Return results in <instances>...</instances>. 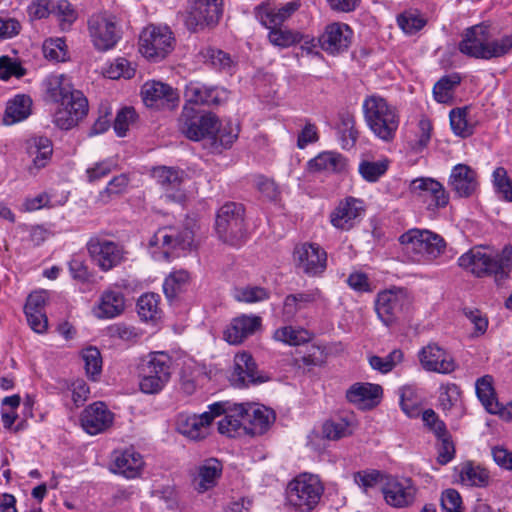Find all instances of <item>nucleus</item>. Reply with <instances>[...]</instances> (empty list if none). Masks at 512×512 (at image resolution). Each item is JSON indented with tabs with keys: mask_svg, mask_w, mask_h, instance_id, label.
<instances>
[{
	"mask_svg": "<svg viewBox=\"0 0 512 512\" xmlns=\"http://www.w3.org/2000/svg\"><path fill=\"white\" fill-rule=\"evenodd\" d=\"M46 97L59 103L54 123L62 130L76 126L88 112V101L80 90L73 88L70 79L63 74L49 75L43 82Z\"/></svg>",
	"mask_w": 512,
	"mask_h": 512,
	"instance_id": "nucleus-1",
	"label": "nucleus"
},
{
	"mask_svg": "<svg viewBox=\"0 0 512 512\" xmlns=\"http://www.w3.org/2000/svg\"><path fill=\"white\" fill-rule=\"evenodd\" d=\"M458 264L476 277H493L500 284L512 271V246L505 245L494 255L481 246L474 247L459 257Z\"/></svg>",
	"mask_w": 512,
	"mask_h": 512,
	"instance_id": "nucleus-2",
	"label": "nucleus"
},
{
	"mask_svg": "<svg viewBox=\"0 0 512 512\" xmlns=\"http://www.w3.org/2000/svg\"><path fill=\"white\" fill-rule=\"evenodd\" d=\"M365 121L375 136L383 141H392L399 127L397 109L384 98L376 95L367 97L363 103Z\"/></svg>",
	"mask_w": 512,
	"mask_h": 512,
	"instance_id": "nucleus-3",
	"label": "nucleus"
},
{
	"mask_svg": "<svg viewBox=\"0 0 512 512\" xmlns=\"http://www.w3.org/2000/svg\"><path fill=\"white\" fill-rule=\"evenodd\" d=\"M399 241L410 260L419 264L431 263L445 249L443 238L428 230L411 229L402 234Z\"/></svg>",
	"mask_w": 512,
	"mask_h": 512,
	"instance_id": "nucleus-4",
	"label": "nucleus"
},
{
	"mask_svg": "<svg viewBox=\"0 0 512 512\" xmlns=\"http://www.w3.org/2000/svg\"><path fill=\"white\" fill-rule=\"evenodd\" d=\"M172 358L165 352H151L138 364L140 390L145 394L159 393L171 378Z\"/></svg>",
	"mask_w": 512,
	"mask_h": 512,
	"instance_id": "nucleus-5",
	"label": "nucleus"
},
{
	"mask_svg": "<svg viewBox=\"0 0 512 512\" xmlns=\"http://www.w3.org/2000/svg\"><path fill=\"white\" fill-rule=\"evenodd\" d=\"M324 492L319 477L302 473L292 479L286 487L288 503L300 512H311L318 505Z\"/></svg>",
	"mask_w": 512,
	"mask_h": 512,
	"instance_id": "nucleus-6",
	"label": "nucleus"
},
{
	"mask_svg": "<svg viewBox=\"0 0 512 512\" xmlns=\"http://www.w3.org/2000/svg\"><path fill=\"white\" fill-rule=\"evenodd\" d=\"M215 229L222 242L240 245L246 236L243 205L235 202L222 205L216 215Z\"/></svg>",
	"mask_w": 512,
	"mask_h": 512,
	"instance_id": "nucleus-7",
	"label": "nucleus"
},
{
	"mask_svg": "<svg viewBox=\"0 0 512 512\" xmlns=\"http://www.w3.org/2000/svg\"><path fill=\"white\" fill-rule=\"evenodd\" d=\"M195 232L189 226H164L159 228L149 241L150 246L159 247L163 257L179 255L178 251H188L195 247Z\"/></svg>",
	"mask_w": 512,
	"mask_h": 512,
	"instance_id": "nucleus-8",
	"label": "nucleus"
},
{
	"mask_svg": "<svg viewBox=\"0 0 512 512\" xmlns=\"http://www.w3.org/2000/svg\"><path fill=\"white\" fill-rule=\"evenodd\" d=\"M178 129L192 141L215 138L218 130V118L211 112L201 113L192 107L184 106L178 118Z\"/></svg>",
	"mask_w": 512,
	"mask_h": 512,
	"instance_id": "nucleus-9",
	"label": "nucleus"
},
{
	"mask_svg": "<svg viewBox=\"0 0 512 512\" xmlns=\"http://www.w3.org/2000/svg\"><path fill=\"white\" fill-rule=\"evenodd\" d=\"M174 38L167 26L148 25L139 37V51L152 60L164 59L173 50Z\"/></svg>",
	"mask_w": 512,
	"mask_h": 512,
	"instance_id": "nucleus-10",
	"label": "nucleus"
},
{
	"mask_svg": "<svg viewBox=\"0 0 512 512\" xmlns=\"http://www.w3.org/2000/svg\"><path fill=\"white\" fill-rule=\"evenodd\" d=\"M222 14L223 0H189L184 23L189 31L197 32L217 25Z\"/></svg>",
	"mask_w": 512,
	"mask_h": 512,
	"instance_id": "nucleus-11",
	"label": "nucleus"
},
{
	"mask_svg": "<svg viewBox=\"0 0 512 512\" xmlns=\"http://www.w3.org/2000/svg\"><path fill=\"white\" fill-rule=\"evenodd\" d=\"M86 246L93 262L104 272L110 271L124 261L126 251L123 245L100 235L91 237Z\"/></svg>",
	"mask_w": 512,
	"mask_h": 512,
	"instance_id": "nucleus-12",
	"label": "nucleus"
},
{
	"mask_svg": "<svg viewBox=\"0 0 512 512\" xmlns=\"http://www.w3.org/2000/svg\"><path fill=\"white\" fill-rule=\"evenodd\" d=\"M208 408L209 411L200 415H179L177 419L178 432L191 440L204 439L209 434L213 419L226 412V408L221 402L213 403Z\"/></svg>",
	"mask_w": 512,
	"mask_h": 512,
	"instance_id": "nucleus-13",
	"label": "nucleus"
},
{
	"mask_svg": "<svg viewBox=\"0 0 512 512\" xmlns=\"http://www.w3.org/2000/svg\"><path fill=\"white\" fill-rule=\"evenodd\" d=\"M235 412L244 419V432L252 436L263 435L275 421V412L260 404H234Z\"/></svg>",
	"mask_w": 512,
	"mask_h": 512,
	"instance_id": "nucleus-14",
	"label": "nucleus"
},
{
	"mask_svg": "<svg viewBox=\"0 0 512 512\" xmlns=\"http://www.w3.org/2000/svg\"><path fill=\"white\" fill-rule=\"evenodd\" d=\"M295 266L309 277L320 276L327 268V253L316 243H301L293 251Z\"/></svg>",
	"mask_w": 512,
	"mask_h": 512,
	"instance_id": "nucleus-15",
	"label": "nucleus"
},
{
	"mask_svg": "<svg viewBox=\"0 0 512 512\" xmlns=\"http://www.w3.org/2000/svg\"><path fill=\"white\" fill-rule=\"evenodd\" d=\"M89 33L96 49L107 51L120 39V30L114 16L110 14L92 15L88 21Z\"/></svg>",
	"mask_w": 512,
	"mask_h": 512,
	"instance_id": "nucleus-16",
	"label": "nucleus"
},
{
	"mask_svg": "<svg viewBox=\"0 0 512 512\" xmlns=\"http://www.w3.org/2000/svg\"><path fill=\"white\" fill-rule=\"evenodd\" d=\"M384 479L381 491L388 505L394 508H406L415 502L417 487L412 479L391 475Z\"/></svg>",
	"mask_w": 512,
	"mask_h": 512,
	"instance_id": "nucleus-17",
	"label": "nucleus"
},
{
	"mask_svg": "<svg viewBox=\"0 0 512 512\" xmlns=\"http://www.w3.org/2000/svg\"><path fill=\"white\" fill-rule=\"evenodd\" d=\"M409 304L410 300L403 289L384 290L376 297L375 311L383 324L389 326L399 318Z\"/></svg>",
	"mask_w": 512,
	"mask_h": 512,
	"instance_id": "nucleus-18",
	"label": "nucleus"
},
{
	"mask_svg": "<svg viewBox=\"0 0 512 512\" xmlns=\"http://www.w3.org/2000/svg\"><path fill=\"white\" fill-rule=\"evenodd\" d=\"M410 191L428 202L427 208L430 210L444 208L449 203L448 192L439 181L433 178L414 179L410 183Z\"/></svg>",
	"mask_w": 512,
	"mask_h": 512,
	"instance_id": "nucleus-19",
	"label": "nucleus"
},
{
	"mask_svg": "<svg viewBox=\"0 0 512 512\" xmlns=\"http://www.w3.org/2000/svg\"><path fill=\"white\" fill-rule=\"evenodd\" d=\"M492 38L490 26L478 24L467 28L462 34V40L458 44L459 51L472 58L483 59V53Z\"/></svg>",
	"mask_w": 512,
	"mask_h": 512,
	"instance_id": "nucleus-20",
	"label": "nucleus"
},
{
	"mask_svg": "<svg viewBox=\"0 0 512 512\" xmlns=\"http://www.w3.org/2000/svg\"><path fill=\"white\" fill-rule=\"evenodd\" d=\"M363 212L362 201L354 197H347L340 201L331 212L330 223L336 229L349 231L359 221Z\"/></svg>",
	"mask_w": 512,
	"mask_h": 512,
	"instance_id": "nucleus-21",
	"label": "nucleus"
},
{
	"mask_svg": "<svg viewBox=\"0 0 512 512\" xmlns=\"http://www.w3.org/2000/svg\"><path fill=\"white\" fill-rule=\"evenodd\" d=\"M184 96L186 101L192 104L220 105L228 99V91L218 86L191 81L186 85Z\"/></svg>",
	"mask_w": 512,
	"mask_h": 512,
	"instance_id": "nucleus-22",
	"label": "nucleus"
},
{
	"mask_svg": "<svg viewBox=\"0 0 512 512\" xmlns=\"http://www.w3.org/2000/svg\"><path fill=\"white\" fill-rule=\"evenodd\" d=\"M419 361L427 371L448 374L455 370L453 357L437 344H428L419 352Z\"/></svg>",
	"mask_w": 512,
	"mask_h": 512,
	"instance_id": "nucleus-23",
	"label": "nucleus"
},
{
	"mask_svg": "<svg viewBox=\"0 0 512 512\" xmlns=\"http://www.w3.org/2000/svg\"><path fill=\"white\" fill-rule=\"evenodd\" d=\"M113 413L103 402H95L84 409L81 414V425L90 435L107 430L113 423Z\"/></svg>",
	"mask_w": 512,
	"mask_h": 512,
	"instance_id": "nucleus-24",
	"label": "nucleus"
},
{
	"mask_svg": "<svg viewBox=\"0 0 512 512\" xmlns=\"http://www.w3.org/2000/svg\"><path fill=\"white\" fill-rule=\"evenodd\" d=\"M152 176L164 191V197L168 201L182 202L185 198L181 191L183 172L172 167H156L152 170Z\"/></svg>",
	"mask_w": 512,
	"mask_h": 512,
	"instance_id": "nucleus-25",
	"label": "nucleus"
},
{
	"mask_svg": "<svg viewBox=\"0 0 512 512\" xmlns=\"http://www.w3.org/2000/svg\"><path fill=\"white\" fill-rule=\"evenodd\" d=\"M231 381L236 387H247L250 384L263 383L266 378L258 373L253 357L247 352H242L236 354L234 358Z\"/></svg>",
	"mask_w": 512,
	"mask_h": 512,
	"instance_id": "nucleus-26",
	"label": "nucleus"
},
{
	"mask_svg": "<svg viewBox=\"0 0 512 512\" xmlns=\"http://www.w3.org/2000/svg\"><path fill=\"white\" fill-rule=\"evenodd\" d=\"M448 184L458 197L467 198L478 188V174L466 164H457L451 170Z\"/></svg>",
	"mask_w": 512,
	"mask_h": 512,
	"instance_id": "nucleus-27",
	"label": "nucleus"
},
{
	"mask_svg": "<svg viewBox=\"0 0 512 512\" xmlns=\"http://www.w3.org/2000/svg\"><path fill=\"white\" fill-rule=\"evenodd\" d=\"M351 36L352 30L348 25L343 23H331L326 26L318 42L324 51L335 54L348 48L351 42Z\"/></svg>",
	"mask_w": 512,
	"mask_h": 512,
	"instance_id": "nucleus-28",
	"label": "nucleus"
},
{
	"mask_svg": "<svg viewBox=\"0 0 512 512\" xmlns=\"http://www.w3.org/2000/svg\"><path fill=\"white\" fill-rule=\"evenodd\" d=\"M300 6V1L287 2L279 8L272 7L269 3H262L255 7V16L264 27H274L283 25Z\"/></svg>",
	"mask_w": 512,
	"mask_h": 512,
	"instance_id": "nucleus-29",
	"label": "nucleus"
},
{
	"mask_svg": "<svg viewBox=\"0 0 512 512\" xmlns=\"http://www.w3.org/2000/svg\"><path fill=\"white\" fill-rule=\"evenodd\" d=\"M143 467L144 460L142 455L133 448L113 453L111 471L115 474L133 479L140 475Z\"/></svg>",
	"mask_w": 512,
	"mask_h": 512,
	"instance_id": "nucleus-30",
	"label": "nucleus"
},
{
	"mask_svg": "<svg viewBox=\"0 0 512 512\" xmlns=\"http://www.w3.org/2000/svg\"><path fill=\"white\" fill-rule=\"evenodd\" d=\"M144 103L149 107H173L179 100L178 93L169 85L159 82H146L142 87Z\"/></svg>",
	"mask_w": 512,
	"mask_h": 512,
	"instance_id": "nucleus-31",
	"label": "nucleus"
},
{
	"mask_svg": "<svg viewBox=\"0 0 512 512\" xmlns=\"http://www.w3.org/2000/svg\"><path fill=\"white\" fill-rule=\"evenodd\" d=\"M261 327L259 316L241 315L234 318L224 331L225 340L233 345L242 343Z\"/></svg>",
	"mask_w": 512,
	"mask_h": 512,
	"instance_id": "nucleus-32",
	"label": "nucleus"
},
{
	"mask_svg": "<svg viewBox=\"0 0 512 512\" xmlns=\"http://www.w3.org/2000/svg\"><path fill=\"white\" fill-rule=\"evenodd\" d=\"M268 32V40L275 47L284 49L304 42L305 45L311 44L313 47L314 39H308L301 32L283 27V25H275L274 27H266Z\"/></svg>",
	"mask_w": 512,
	"mask_h": 512,
	"instance_id": "nucleus-33",
	"label": "nucleus"
},
{
	"mask_svg": "<svg viewBox=\"0 0 512 512\" xmlns=\"http://www.w3.org/2000/svg\"><path fill=\"white\" fill-rule=\"evenodd\" d=\"M125 309V300L121 292L106 290L102 293L95 314L98 318L111 319L119 316Z\"/></svg>",
	"mask_w": 512,
	"mask_h": 512,
	"instance_id": "nucleus-34",
	"label": "nucleus"
},
{
	"mask_svg": "<svg viewBox=\"0 0 512 512\" xmlns=\"http://www.w3.org/2000/svg\"><path fill=\"white\" fill-rule=\"evenodd\" d=\"M382 395L380 385L371 383H355L346 392L349 402L361 406H374L376 400Z\"/></svg>",
	"mask_w": 512,
	"mask_h": 512,
	"instance_id": "nucleus-35",
	"label": "nucleus"
},
{
	"mask_svg": "<svg viewBox=\"0 0 512 512\" xmlns=\"http://www.w3.org/2000/svg\"><path fill=\"white\" fill-rule=\"evenodd\" d=\"M32 99L25 94L16 95L9 100L6 105L3 123L5 125H13L21 122L31 114Z\"/></svg>",
	"mask_w": 512,
	"mask_h": 512,
	"instance_id": "nucleus-36",
	"label": "nucleus"
},
{
	"mask_svg": "<svg viewBox=\"0 0 512 512\" xmlns=\"http://www.w3.org/2000/svg\"><path fill=\"white\" fill-rule=\"evenodd\" d=\"M222 473V464L217 459L211 458L204 462L198 469L196 489L203 493L213 488Z\"/></svg>",
	"mask_w": 512,
	"mask_h": 512,
	"instance_id": "nucleus-37",
	"label": "nucleus"
},
{
	"mask_svg": "<svg viewBox=\"0 0 512 512\" xmlns=\"http://www.w3.org/2000/svg\"><path fill=\"white\" fill-rule=\"evenodd\" d=\"M27 150L34 157V166L38 169L43 168L52 156V141L45 136H34L27 141Z\"/></svg>",
	"mask_w": 512,
	"mask_h": 512,
	"instance_id": "nucleus-38",
	"label": "nucleus"
},
{
	"mask_svg": "<svg viewBox=\"0 0 512 512\" xmlns=\"http://www.w3.org/2000/svg\"><path fill=\"white\" fill-rule=\"evenodd\" d=\"M311 171L341 172L346 167L345 158L336 152L326 151L309 161Z\"/></svg>",
	"mask_w": 512,
	"mask_h": 512,
	"instance_id": "nucleus-39",
	"label": "nucleus"
},
{
	"mask_svg": "<svg viewBox=\"0 0 512 512\" xmlns=\"http://www.w3.org/2000/svg\"><path fill=\"white\" fill-rule=\"evenodd\" d=\"M273 338L290 346H299L309 342L312 339V334L304 328L283 326L274 331Z\"/></svg>",
	"mask_w": 512,
	"mask_h": 512,
	"instance_id": "nucleus-40",
	"label": "nucleus"
},
{
	"mask_svg": "<svg viewBox=\"0 0 512 512\" xmlns=\"http://www.w3.org/2000/svg\"><path fill=\"white\" fill-rule=\"evenodd\" d=\"M461 482L468 486L486 487L489 483V472L470 462L464 463L460 469Z\"/></svg>",
	"mask_w": 512,
	"mask_h": 512,
	"instance_id": "nucleus-41",
	"label": "nucleus"
},
{
	"mask_svg": "<svg viewBox=\"0 0 512 512\" xmlns=\"http://www.w3.org/2000/svg\"><path fill=\"white\" fill-rule=\"evenodd\" d=\"M469 107L454 108L450 111V125L453 132L463 138L472 135L474 125L468 120Z\"/></svg>",
	"mask_w": 512,
	"mask_h": 512,
	"instance_id": "nucleus-42",
	"label": "nucleus"
},
{
	"mask_svg": "<svg viewBox=\"0 0 512 512\" xmlns=\"http://www.w3.org/2000/svg\"><path fill=\"white\" fill-rule=\"evenodd\" d=\"M493 379L489 375H485L476 381V394L482 404L490 413H496L498 403L495 398L494 388L492 386Z\"/></svg>",
	"mask_w": 512,
	"mask_h": 512,
	"instance_id": "nucleus-43",
	"label": "nucleus"
},
{
	"mask_svg": "<svg viewBox=\"0 0 512 512\" xmlns=\"http://www.w3.org/2000/svg\"><path fill=\"white\" fill-rule=\"evenodd\" d=\"M224 407L226 408V415L223 419L218 422V431L223 435H227L228 437H236L241 434V431H244L245 422L244 419L241 418L233 408H227L226 404Z\"/></svg>",
	"mask_w": 512,
	"mask_h": 512,
	"instance_id": "nucleus-44",
	"label": "nucleus"
},
{
	"mask_svg": "<svg viewBox=\"0 0 512 512\" xmlns=\"http://www.w3.org/2000/svg\"><path fill=\"white\" fill-rule=\"evenodd\" d=\"M397 24L407 35H414L425 27L427 20L418 10H406L397 16Z\"/></svg>",
	"mask_w": 512,
	"mask_h": 512,
	"instance_id": "nucleus-45",
	"label": "nucleus"
},
{
	"mask_svg": "<svg viewBox=\"0 0 512 512\" xmlns=\"http://www.w3.org/2000/svg\"><path fill=\"white\" fill-rule=\"evenodd\" d=\"M461 82V77L454 73L448 76H443L436 82L433 87V95L437 102L447 103L451 100L453 90Z\"/></svg>",
	"mask_w": 512,
	"mask_h": 512,
	"instance_id": "nucleus-46",
	"label": "nucleus"
},
{
	"mask_svg": "<svg viewBox=\"0 0 512 512\" xmlns=\"http://www.w3.org/2000/svg\"><path fill=\"white\" fill-rule=\"evenodd\" d=\"M190 276L186 270L170 273L163 284V291L167 298L173 299L189 284Z\"/></svg>",
	"mask_w": 512,
	"mask_h": 512,
	"instance_id": "nucleus-47",
	"label": "nucleus"
},
{
	"mask_svg": "<svg viewBox=\"0 0 512 512\" xmlns=\"http://www.w3.org/2000/svg\"><path fill=\"white\" fill-rule=\"evenodd\" d=\"M354 431L352 422L345 418L327 421L323 425V435L329 440H339L350 436Z\"/></svg>",
	"mask_w": 512,
	"mask_h": 512,
	"instance_id": "nucleus-48",
	"label": "nucleus"
},
{
	"mask_svg": "<svg viewBox=\"0 0 512 512\" xmlns=\"http://www.w3.org/2000/svg\"><path fill=\"white\" fill-rule=\"evenodd\" d=\"M233 297L238 302L257 303L262 302L270 297V291L261 286H243L236 287L233 291Z\"/></svg>",
	"mask_w": 512,
	"mask_h": 512,
	"instance_id": "nucleus-49",
	"label": "nucleus"
},
{
	"mask_svg": "<svg viewBox=\"0 0 512 512\" xmlns=\"http://www.w3.org/2000/svg\"><path fill=\"white\" fill-rule=\"evenodd\" d=\"M338 133L343 149H349L355 145L358 132L355 130V121L352 115L345 114L341 117Z\"/></svg>",
	"mask_w": 512,
	"mask_h": 512,
	"instance_id": "nucleus-50",
	"label": "nucleus"
},
{
	"mask_svg": "<svg viewBox=\"0 0 512 512\" xmlns=\"http://www.w3.org/2000/svg\"><path fill=\"white\" fill-rule=\"evenodd\" d=\"M512 51V33L503 36L499 40H488V44L483 53L484 60L499 58L509 54Z\"/></svg>",
	"mask_w": 512,
	"mask_h": 512,
	"instance_id": "nucleus-51",
	"label": "nucleus"
},
{
	"mask_svg": "<svg viewBox=\"0 0 512 512\" xmlns=\"http://www.w3.org/2000/svg\"><path fill=\"white\" fill-rule=\"evenodd\" d=\"M202 56L205 62L210 63L218 70L230 72L233 68L234 62L231 56L219 49L208 47L202 51Z\"/></svg>",
	"mask_w": 512,
	"mask_h": 512,
	"instance_id": "nucleus-52",
	"label": "nucleus"
},
{
	"mask_svg": "<svg viewBox=\"0 0 512 512\" xmlns=\"http://www.w3.org/2000/svg\"><path fill=\"white\" fill-rule=\"evenodd\" d=\"M138 314L141 319L154 320L159 314V296L154 293L142 295L137 302Z\"/></svg>",
	"mask_w": 512,
	"mask_h": 512,
	"instance_id": "nucleus-53",
	"label": "nucleus"
},
{
	"mask_svg": "<svg viewBox=\"0 0 512 512\" xmlns=\"http://www.w3.org/2000/svg\"><path fill=\"white\" fill-rule=\"evenodd\" d=\"M493 186L501 197L512 202V180L504 167H497L493 172Z\"/></svg>",
	"mask_w": 512,
	"mask_h": 512,
	"instance_id": "nucleus-54",
	"label": "nucleus"
},
{
	"mask_svg": "<svg viewBox=\"0 0 512 512\" xmlns=\"http://www.w3.org/2000/svg\"><path fill=\"white\" fill-rule=\"evenodd\" d=\"M388 169V161H362L359 164V173L369 182L377 181Z\"/></svg>",
	"mask_w": 512,
	"mask_h": 512,
	"instance_id": "nucleus-55",
	"label": "nucleus"
},
{
	"mask_svg": "<svg viewBox=\"0 0 512 512\" xmlns=\"http://www.w3.org/2000/svg\"><path fill=\"white\" fill-rule=\"evenodd\" d=\"M82 358L85 363V370L88 376L95 379L102 370V357L100 351L96 347H88L82 350Z\"/></svg>",
	"mask_w": 512,
	"mask_h": 512,
	"instance_id": "nucleus-56",
	"label": "nucleus"
},
{
	"mask_svg": "<svg viewBox=\"0 0 512 512\" xmlns=\"http://www.w3.org/2000/svg\"><path fill=\"white\" fill-rule=\"evenodd\" d=\"M400 405L405 414L413 417L418 414L419 400L414 388L404 386L400 389Z\"/></svg>",
	"mask_w": 512,
	"mask_h": 512,
	"instance_id": "nucleus-57",
	"label": "nucleus"
},
{
	"mask_svg": "<svg viewBox=\"0 0 512 512\" xmlns=\"http://www.w3.org/2000/svg\"><path fill=\"white\" fill-rule=\"evenodd\" d=\"M43 53L47 59L57 62L65 61L67 57L65 41L62 38L46 40L43 44Z\"/></svg>",
	"mask_w": 512,
	"mask_h": 512,
	"instance_id": "nucleus-58",
	"label": "nucleus"
},
{
	"mask_svg": "<svg viewBox=\"0 0 512 512\" xmlns=\"http://www.w3.org/2000/svg\"><path fill=\"white\" fill-rule=\"evenodd\" d=\"M26 74V69L21 64L9 56L0 57V79L8 80L12 76L21 78Z\"/></svg>",
	"mask_w": 512,
	"mask_h": 512,
	"instance_id": "nucleus-59",
	"label": "nucleus"
},
{
	"mask_svg": "<svg viewBox=\"0 0 512 512\" xmlns=\"http://www.w3.org/2000/svg\"><path fill=\"white\" fill-rule=\"evenodd\" d=\"M51 13L60 22L62 29L68 28L76 20V13L67 0H60Z\"/></svg>",
	"mask_w": 512,
	"mask_h": 512,
	"instance_id": "nucleus-60",
	"label": "nucleus"
},
{
	"mask_svg": "<svg viewBox=\"0 0 512 512\" xmlns=\"http://www.w3.org/2000/svg\"><path fill=\"white\" fill-rule=\"evenodd\" d=\"M387 475L382 474L378 470H366V471H359L354 474V480L355 482L362 487L365 491H367L369 488L374 487L378 483L385 482V479Z\"/></svg>",
	"mask_w": 512,
	"mask_h": 512,
	"instance_id": "nucleus-61",
	"label": "nucleus"
},
{
	"mask_svg": "<svg viewBox=\"0 0 512 512\" xmlns=\"http://www.w3.org/2000/svg\"><path fill=\"white\" fill-rule=\"evenodd\" d=\"M239 129L237 126L232 125V123H228L227 125L221 127L218 123V130L216 131L215 138H211L213 140V144L216 145L219 142V145L223 148H229L234 141L238 137Z\"/></svg>",
	"mask_w": 512,
	"mask_h": 512,
	"instance_id": "nucleus-62",
	"label": "nucleus"
},
{
	"mask_svg": "<svg viewBox=\"0 0 512 512\" xmlns=\"http://www.w3.org/2000/svg\"><path fill=\"white\" fill-rule=\"evenodd\" d=\"M135 70L130 62L125 58H118L112 63L107 70V75L110 79H118L123 77L130 79L134 76Z\"/></svg>",
	"mask_w": 512,
	"mask_h": 512,
	"instance_id": "nucleus-63",
	"label": "nucleus"
},
{
	"mask_svg": "<svg viewBox=\"0 0 512 512\" xmlns=\"http://www.w3.org/2000/svg\"><path fill=\"white\" fill-rule=\"evenodd\" d=\"M135 110L132 107H125L121 109L114 121V130L119 137L126 135L130 123L135 120Z\"/></svg>",
	"mask_w": 512,
	"mask_h": 512,
	"instance_id": "nucleus-64",
	"label": "nucleus"
}]
</instances>
